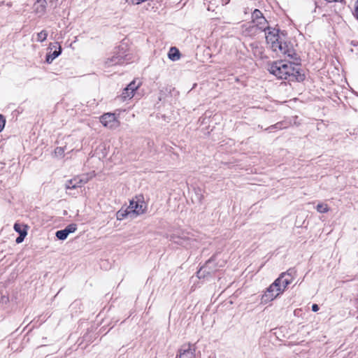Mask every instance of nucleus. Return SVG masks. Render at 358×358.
Returning <instances> with one entry per match:
<instances>
[{
  "label": "nucleus",
  "instance_id": "f257e3e1",
  "mask_svg": "<svg viewBox=\"0 0 358 358\" xmlns=\"http://www.w3.org/2000/svg\"><path fill=\"white\" fill-rule=\"evenodd\" d=\"M265 38L267 44L277 55L297 59L294 50L285 41V35L279 29L273 27L267 29L265 31Z\"/></svg>",
  "mask_w": 358,
  "mask_h": 358
},
{
  "label": "nucleus",
  "instance_id": "f03ea898",
  "mask_svg": "<svg viewBox=\"0 0 358 358\" xmlns=\"http://www.w3.org/2000/svg\"><path fill=\"white\" fill-rule=\"evenodd\" d=\"M268 70L278 79L302 80L299 68L292 62L283 60L275 61L268 65Z\"/></svg>",
  "mask_w": 358,
  "mask_h": 358
},
{
  "label": "nucleus",
  "instance_id": "7ed1b4c3",
  "mask_svg": "<svg viewBox=\"0 0 358 358\" xmlns=\"http://www.w3.org/2000/svg\"><path fill=\"white\" fill-rule=\"evenodd\" d=\"M292 282V279H285L281 282V279H276L266 290L262 295L261 301L267 303L274 300L281 294L286 287Z\"/></svg>",
  "mask_w": 358,
  "mask_h": 358
},
{
  "label": "nucleus",
  "instance_id": "20e7f679",
  "mask_svg": "<svg viewBox=\"0 0 358 358\" xmlns=\"http://www.w3.org/2000/svg\"><path fill=\"white\" fill-rule=\"evenodd\" d=\"M127 208L131 215V219H134L145 213L147 205L144 201L143 196L138 195L130 201L129 206Z\"/></svg>",
  "mask_w": 358,
  "mask_h": 358
},
{
  "label": "nucleus",
  "instance_id": "39448f33",
  "mask_svg": "<svg viewBox=\"0 0 358 358\" xmlns=\"http://www.w3.org/2000/svg\"><path fill=\"white\" fill-rule=\"evenodd\" d=\"M252 22L255 27L264 31L270 28L266 19L258 9H255L252 13Z\"/></svg>",
  "mask_w": 358,
  "mask_h": 358
},
{
  "label": "nucleus",
  "instance_id": "423d86ee",
  "mask_svg": "<svg viewBox=\"0 0 358 358\" xmlns=\"http://www.w3.org/2000/svg\"><path fill=\"white\" fill-rule=\"evenodd\" d=\"M196 348L189 343L182 345L176 358H196Z\"/></svg>",
  "mask_w": 358,
  "mask_h": 358
},
{
  "label": "nucleus",
  "instance_id": "0eeeda50",
  "mask_svg": "<svg viewBox=\"0 0 358 358\" xmlns=\"http://www.w3.org/2000/svg\"><path fill=\"white\" fill-rule=\"evenodd\" d=\"M102 124L110 129H115L119 126V122L114 113H105L101 118Z\"/></svg>",
  "mask_w": 358,
  "mask_h": 358
},
{
  "label": "nucleus",
  "instance_id": "6e6552de",
  "mask_svg": "<svg viewBox=\"0 0 358 358\" xmlns=\"http://www.w3.org/2000/svg\"><path fill=\"white\" fill-rule=\"evenodd\" d=\"M48 50H50V52L47 54L45 62L48 64H50L55 58L61 55L62 48L57 42L50 43L49 44Z\"/></svg>",
  "mask_w": 358,
  "mask_h": 358
},
{
  "label": "nucleus",
  "instance_id": "1a4fd4ad",
  "mask_svg": "<svg viewBox=\"0 0 358 358\" xmlns=\"http://www.w3.org/2000/svg\"><path fill=\"white\" fill-rule=\"evenodd\" d=\"M140 87V83H136V80L131 82L127 87H125L121 94L122 100L131 99L134 96V92Z\"/></svg>",
  "mask_w": 358,
  "mask_h": 358
},
{
  "label": "nucleus",
  "instance_id": "9d476101",
  "mask_svg": "<svg viewBox=\"0 0 358 358\" xmlns=\"http://www.w3.org/2000/svg\"><path fill=\"white\" fill-rule=\"evenodd\" d=\"M46 7V0H36L32 7L33 12L38 17H41L45 15Z\"/></svg>",
  "mask_w": 358,
  "mask_h": 358
},
{
  "label": "nucleus",
  "instance_id": "9b49d317",
  "mask_svg": "<svg viewBox=\"0 0 358 358\" xmlns=\"http://www.w3.org/2000/svg\"><path fill=\"white\" fill-rule=\"evenodd\" d=\"M83 180H66L65 187L67 190L81 189Z\"/></svg>",
  "mask_w": 358,
  "mask_h": 358
},
{
  "label": "nucleus",
  "instance_id": "f8f14e48",
  "mask_svg": "<svg viewBox=\"0 0 358 358\" xmlns=\"http://www.w3.org/2000/svg\"><path fill=\"white\" fill-rule=\"evenodd\" d=\"M124 59L122 56L120 55H113L111 58H108L106 61V65L107 66H112L116 64H122L123 63Z\"/></svg>",
  "mask_w": 358,
  "mask_h": 358
},
{
  "label": "nucleus",
  "instance_id": "ddd939ff",
  "mask_svg": "<svg viewBox=\"0 0 358 358\" xmlns=\"http://www.w3.org/2000/svg\"><path fill=\"white\" fill-rule=\"evenodd\" d=\"M214 262H215L214 257L210 258L208 261L206 262V264L198 272V274L199 275L202 270H203V272H207L208 273H210L217 270L213 266Z\"/></svg>",
  "mask_w": 358,
  "mask_h": 358
},
{
  "label": "nucleus",
  "instance_id": "4468645a",
  "mask_svg": "<svg viewBox=\"0 0 358 358\" xmlns=\"http://www.w3.org/2000/svg\"><path fill=\"white\" fill-rule=\"evenodd\" d=\"M48 36V33L46 30H42L41 31L37 33L36 36H32V41H36L37 42L43 43L44 42Z\"/></svg>",
  "mask_w": 358,
  "mask_h": 358
},
{
  "label": "nucleus",
  "instance_id": "2eb2a0df",
  "mask_svg": "<svg viewBox=\"0 0 358 358\" xmlns=\"http://www.w3.org/2000/svg\"><path fill=\"white\" fill-rule=\"evenodd\" d=\"M170 240L175 243L181 245H187V242L188 241V238L186 236H177L176 235H171L170 237Z\"/></svg>",
  "mask_w": 358,
  "mask_h": 358
},
{
  "label": "nucleus",
  "instance_id": "dca6fc26",
  "mask_svg": "<svg viewBox=\"0 0 358 358\" xmlns=\"http://www.w3.org/2000/svg\"><path fill=\"white\" fill-rule=\"evenodd\" d=\"M296 274L294 268H289L286 272L282 273L277 279H281V282L285 279L293 280L294 275Z\"/></svg>",
  "mask_w": 358,
  "mask_h": 358
},
{
  "label": "nucleus",
  "instance_id": "f3484780",
  "mask_svg": "<svg viewBox=\"0 0 358 358\" xmlns=\"http://www.w3.org/2000/svg\"><path fill=\"white\" fill-rule=\"evenodd\" d=\"M169 58L172 61H177L180 59V52L179 50L175 48H171L169 52Z\"/></svg>",
  "mask_w": 358,
  "mask_h": 358
},
{
  "label": "nucleus",
  "instance_id": "a211bd4d",
  "mask_svg": "<svg viewBox=\"0 0 358 358\" xmlns=\"http://www.w3.org/2000/svg\"><path fill=\"white\" fill-rule=\"evenodd\" d=\"M126 217L131 218V215H130V213L129 212L128 208H126L124 209L121 208L120 210L117 211V220H122Z\"/></svg>",
  "mask_w": 358,
  "mask_h": 358
},
{
  "label": "nucleus",
  "instance_id": "6ab92c4d",
  "mask_svg": "<svg viewBox=\"0 0 358 358\" xmlns=\"http://www.w3.org/2000/svg\"><path fill=\"white\" fill-rule=\"evenodd\" d=\"M203 199V195L201 189H194V195L192 196V200L193 202H198L201 203Z\"/></svg>",
  "mask_w": 358,
  "mask_h": 358
},
{
  "label": "nucleus",
  "instance_id": "aec40b11",
  "mask_svg": "<svg viewBox=\"0 0 358 358\" xmlns=\"http://www.w3.org/2000/svg\"><path fill=\"white\" fill-rule=\"evenodd\" d=\"M69 236L68 232H66L64 229L59 230L56 232V237L59 240H65Z\"/></svg>",
  "mask_w": 358,
  "mask_h": 358
},
{
  "label": "nucleus",
  "instance_id": "412c9836",
  "mask_svg": "<svg viewBox=\"0 0 358 358\" xmlns=\"http://www.w3.org/2000/svg\"><path fill=\"white\" fill-rule=\"evenodd\" d=\"M316 209L319 213H324L329 211V208L327 204L318 203L316 206Z\"/></svg>",
  "mask_w": 358,
  "mask_h": 358
},
{
  "label": "nucleus",
  "instance_id": "4be33fe9",
  "mask_svg": "<svg viewBox=\"0 0 358 358\" xmlns=\"http://www.w3.org/2000/svg\"><path fill=\"white\" fill-rule=\"evenodd\" d=\"M26 228H27V226H25V225H21L17 223H15L14 224V229L15 230V231L19 233V234H21V233H22L23 231H27Z\"/></svg>",
  "mask_w": 358,
  "mask_h": 358
},
{
  "label": "nucleus",
  "instance_id": "5701e85b",
  "mask_svg": "<svg viewBox=\"0 0 358 358\" xmlns=\"http://www.w3.org/2000/svg\"><path fill=\"white\" fill-rule=\"evenodd\" d=\"M77 229V225L76 224H69L65 229L64 230L68 232V234H71V233H73L76 231Z\"/></svg>",
  "mask_w": 358,
  "mask_h": 358
},
{
  "label": "nucleus",
  "instance_id": "b1692460",
  "mask_svg": "<svg viewBox=\"0 0 358 358\" xmlns=\"http://www.w3.org/2000/svg\"><path fill=\"white\" fill-rule=\"evenodd\" d=\"M27 234V231H23L22 233H21V234H20V236L16 238V240H15L16 243H22L24 241Z\"/></svg>",
  "mask_w": 358,
  "mask_h": 358
},
{
  "label": "nucleus",
  "instance_id": "393cba45",
  "mask_svg": "<svg viewBox=\"0 0 358 358\" xmlns=\"http://www.w3.org/2000/svg\"><path fill=\"white\" fill-rule=\"evenodd\" d=\"M6 124V120L2 115H0V132L3 129Z\"/></svg>",
  "mask_w": 358,
  "mask_h": 358
},
{
  "label": "nucleus",
  "instance_id": "a878e982",
  "mask_svg": "<svg viewBox=\"0 0 358 358\" xmlns=\"http://www.w3.org/2000/svg\"><path fill=\"white\" fill-rule=\"evenodd\" d=\"M64 148H61V147H57L55 150V155H57V156H63L64 155Z\"/></svg>",
  "mask_w": 358,
  "mask_h": 358
},
{
  "label": "nucleus",
  "instance_id": "bb28decb",
  "mask_svg": "<svg viewBox=\"0 0 358 358\" xmlns=\"http://www.w3.org/2000/svg\"><path fill=\"white\" fill-rule=\"evenodd\" d=\"M354 15L356 17V19L358 20V0H357L355 2Z\"/></svg>",
  "mask_w": 358,
  "mask_h": 358
},
{
  "label": "nucleus",
  "instance_id": "cd10ccee",
  "mask_svg": "<svg viewBox=\"0 0 358 358\" xmlns=\"http://www.w3.org/2000/svg\"><path fill=\"white\" fill-rule=\"evenodd\" d=\"M127 1L133 4H140L141 3L146 1L147 0H127Z\"/></svg>",
  "mask_w": 358,
  "mask_h": 358
},
{
  "label": "nucleus",
  "instance_id": "c85d7f7f",
  "mask_svg": "<svg viewBox=\"0 0 358 358\" xmlns=\"http://www.w3.org/2000/svg\"><path fill=\"white\" fill-rule=\"evenodd\" d=\"M319 310V306L317 304H313L312 306V310L313 312H317Z\"/></svg>",
  "mask_w": 358,
  "mask_h": 358
},
{
  "label": "nucleus",
  "instance_id": "c756f323",
  "mask_svg": "<svg viewBox=\"0 0 358 358\" xmlns=\"http://www.w3.org/2000/svg\"><path fill=\"white\" fill-rule=\"evenodd\" d=\"M279 124H280L279 123L275 124V125L274 127H276V128H278V125H279Z\"/></svg>",
  "mask_w": 358,
  "mask_h": 358
}]
</instances>
